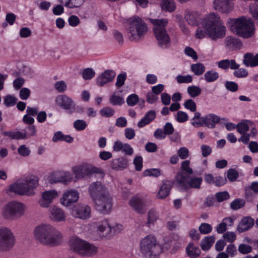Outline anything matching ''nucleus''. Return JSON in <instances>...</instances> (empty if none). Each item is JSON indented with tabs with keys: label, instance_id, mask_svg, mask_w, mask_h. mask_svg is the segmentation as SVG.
Listing matches in <instances>:
<instances>
[{
	"label": "nucleus",
	"instance_id": "dca6fc26",
	"mask_svg": "<svg viewBox=\"0 0 258 258\" xmlns=\"http://www.w3.org/2000/svg\"><path fill=\"white\" fill-rule=\"evenodd\" d=\"M130 207L136 213L144 214L146 213V208L143 199L139 196L133 197L128 202Z\"/></svg>",
	"mask_w": 258,
	"mask_h": 258
},
{
	"label": "nucleus",
	"instance_id": "3c124183",
	"mask_svg": "<svg viewBox=\"0 0 258 258\" xmlns=\"http://www.w3.org/2000/svg\"><path fill=\"white\" fill-rule=\"evenodd\" d=\"M248 75L247 71L244 68L236 69L233 72V75L238 78H246Z\"/></svg>",
	"mask_w": 258,
	"mask_h": 258
},
{
	"label": "nucleus",
	"instance_id": "473e14b6",
	"mask_svg": "<svg viewBox=\"0 0 258 258\" xmlns=\"http://www.w3.org/2000/svg\"><path fill=\"white\" fill-rule=\"evenodd\" d=\"M220 121V117L214 114H209L205 116V124L209 128L215 127V124Z\"/></svg>",
	"mask_w": 258,
	"mask_h": 258
},
{
	"label": "nucleus",
	"instance_id": "a878e982",
	"mask_svg": "<svg viewBox=\"0 0 258 258\" xmlns=\"http://www.w3.org/2000/svg\"><path fill=\"white\" fill-rule=\"evenodd\" d=\"M254 224V220L249 217L243 218L237 227V230L239 232H243L251 228Z\"/></svg>",
	"mask_w": 258,
	"mask_h": 258
},
{
	"label": "nucleus",
	"instance_id": "423d86ee",
	"mask_svg": "<svg viewBox=\"0 0 258 258\" xmlns=\"http://www.w3.org/2000/svg\"><path fill=\"white\" fill-rule=\"evenodd\" d=\"M150 21L154 25L153 31L158 45L162 48L169 47L171 39L165 29L168 20L166 19H150Z\"/></svg>",
	"mask_w": 258,
	"mask_h": 258
},
{
	"label": "nucleus",
	"instance_id": "412c9836",
	"mask_svg": "<svg viewBox=\"0 0 258 258\" xmlns=\"http://www.w3.org/2000/svg\"><path fill=\"white\" fill-rule=\"evenodd\" d=\"M97 252V247L92 244L84 240L83 245L79 254L85 256H93Z\"/></svg>",
	"mask_w": 258,
	"mask_h": 258
},
{
	"label": "nucleus",
	"instance_id": "338daca9",
	"mask_svg": "<svg viewBox=\"0 0 258 258\" xmlns=\"http://www.w3.org/2000/svg\"><path fill=\"white\" fill-rule=\"evenodd\" d=\"M54 88L59 92H63L67 89V84L63 81L56 82Z\"/></svg>",
	"mask_w": 258,
	"mask_h": 258
},
{
	"label": "nucleus",
	"instance_id": "c03bdc74",
	"mask_svg": "<svg viewBox=\"0 0 258 258\" xmlns=\"http://www.w3.org/2000/svg\"><path fill=\"white\" fill-rule=\"evenodd\" d=\"M190 161L189 160L183 161L181 163V171L180 172H184L188 176L192 173V170L189 167Z\"/></svg>",
	"mask_w": 258,
	"mask_h": 258
},
{
	"label": "nucleus",
	"instance_id": "49530a36",
	"mask_svg": "<svg viewBox=\"0 0 258 258\" xmlns=\"http://www.w3.org/2000/svg\"><path fill=\"white\" fill-rule=\"evenodd\" d=\"M144 100H139V98H127L126 103L129 106H134L137 103H139V105L141 108L144 106Z\"/></svg>",
	"mask_w": 258,
	"mask_h": 258
},
{
	"label": "nucleus",
	"instance_id": "6e6d98bb",
	"mask_svg": "<svg viewBox=\"0 0 258 258\" xmlns=\"http://www.w3.org/2000/svg\"><path fill=\"white\" fill-rule=\"evenodd\" d=\"M18 152L21 156L27 157L30 154L31 150L26 145H23L18 148Z\"/></svg>",
	"mask_w": 258,
	"mask_h": 258
},
{
	"label": "nucleus",
	"instance_id": "7c9ffc66",
	"mask_svg": "<svg viewBox=\"0 0 258 258\" xmlns=\"http://www.w3.org/2000/svg\"><path fill=\"white\" fill-rule=\"evenodd\" d=\"M185 21L191 26H196L199 24V17L197 13L186 11L184 16Z\"/></svg>",
	"mask_w": 258,
	"mask_h": 258
},
{
	"label": "nucleus",
	"instance_id": "1a4fd4ad",
	"mask_svg": "<svg viewBox=\"0 0 258 258\" xmlns=\"http://www.w3.org/2000/svg\"><path fill=\"white\" fill-rule=\"evenodd\" d=\"M140 249L142 254L147 257L158 255L162 251L161 245L152 235H147L141 239L140 242Z\"/></svg>",
	"mask_w": 258,
	"mask_h": 258
},
{
	"label": "nucleus",
	"instance_id": "37998d69",
	"mask_svg": "<svg viewBox=\"0 0 258 258\" xmlns=\"http://www.w3.org/2000/svg\"><path fill=\"white\" fill-rule=\"evenodd\" d=\"M191 70L195 75L200 76L205 71V67L202 63H197L191 66Z\"/></svg>",
	"mask_w": 258,
	"mask_h": 258
},
{
	"label": "nucleus",
	"instance_id": "2f4dec72",
	"mask_svg": "<svg viewBox=\"0 0 258 258\" xmlns=\"http://www.w3.org/2000/svg\"><path fill=\"white\" fill-rule=\"evenodd\" d=\"M159 218V214L157 211L154 208L151 209L148 212L146 225L148 227L154 225Z\"/></svg>",
	"mask_w": 258,
	"mask_h": 258
},
{
	"label": "nucleus",
	"instance_id": "393cba45",
	"mask_svg": "<svg viewBox=\"0 0 258 258\" xmlns=\"http://www.w3.org/2000/svg\"><path fill=\"white\" fill-rule=\"evenodd\" d=\"M84 242V240L78 237L74 236L70 239L69 244L71 249L74 252L79 254L83 245Z\"/></svg>",
	"mask_w": 258,
	"mask_h": 258
},
{
	"label": "nucleus",
	"instance_id": "c9c22d12",
	"mask_svg": "<svg viewBox=\"0 0 258 258\" xmlns=\"http://www.w3.org/2000/svg\"><path fill=\"white\" fill-rule=\"evenodd\" d=\"M187 254L191 258L199 256L201 253V250L199 247L195 246L192 243L188 244L186 248Z\"/></svg>",
	"mask_w": 258,
	"mask_h": 258
},
{
	"label": "nucleus",
	"instance_id": "aec40b11",
	"mask_svg": "<svg viewBox=\"0 0 258 258\" xmlns=\"http://www.w3.org/2000/svg\"><path fill=\"white\" fill-rule=\"evenodd\" d=\"M114 72V71L109 70L104 71L96 78L97 85L102 87L105 84L111 82L115 76Z\"/></svg>",
	"mask_w": 258,
	"mask_h": 258
},
{
	"label": "nucleus",
	"instance_id": "0e129e2a",
	"mask_svg": "<svg viewBox=\"0 0 258 258\" xmlns=\"http://www.w3.org/2000/svg\"><path fill=\"white\" fill-rule=\"evenodd\" d=\"M225 87L227 90L231 92H236L238 90V85L233 81H226Z\"/></svg>",
	"mask_w": 258,
	"mask_h": 258
},
{
	"label": "nucleus",
	"instance_id": "a211bd4d",
	"mask_svg": "<svg viewBox=\"0 0 258 258\" xmlns=\"http://www.w3.org/2000/svg\"><path fill=\"white\" fill-rule=\"evenodd\" d=\"M214 9L223 13H228L232 11L233 4L232 0H214Z\"/></svg>",
	"mask_w": 258,
	"mask_h": 258
},
{
	"label": "nucleus",
	"instance_id": "b1692460",
	"mask_svg": "<svg viewBox=\"0 0 258 258\" xmlns=\"http://www.w3.org/2000/svg\"><path fill=\"white\" fill-rule=\"evenodd\" d=\"M127 160L121 157L111 161V167L113 170L119 171L124 169L127 166Z\"/></svg>",
	"mask_w": 258,
	"mask_h": 258
},
{
	"label": "nucleus",
	"instance_id": "864d4df0",
	"mask_svg": "<svg viewBox=\"0 0 258 258\" xmlns=\"http://www.w3.org/2000/svg\"><path fill=\"white\" fill-rule=\"evenodd\" d=\"M177 156L181 159H186L189 155V151L186 147H181L177 151Z\"/></svg>",
	"mask_w": 258,
	"mask_h": 258
},
{
	"label": "nucleus",
	"instance_id": "0eeeda50",
	"mask_svg": "<svg viewBox=\"0 0 258 258\" xmlns=\"http://www.w3.org/2000/svg\"><path fill=\"white\" fill-rule=\"evenodd\" d=\"M127 24V36L131 41L139 40L148 31L147 25L139 17L130 18Z\"/></svg>",
	"mask_w": 258,
	"mask_h": 258
},
{
	"label": "nucleus",
	"instance_id": "f3484780",
	"mask_svg": "<svg viewBox=\"0 0 258 258\" xmlns=\"http://www.w3.org/2000/svg\"><path fill=\"white\" fill-rule=\"evenodd\" d=\"M79 198V192L74 189L67 190L60 199V202L66 207L70 206L72 204L77 202Z\"/></svg>",
	"mask_w": 258,
	"mask_h": 258
},
{
	"label": "nucleus",
	"instance_id": "39448f33",
	"mask_svg": "<svg viewBox=\"0 0 258 258\" xmlns=\"http://www.w3.org/2000/svg\"><path fill=\"white\" fill-rule=\"evenodd\" d=\"M38 184L37 177L31 175L25 177L11 185L10 191L20 195L32 196L34 194V189Z\"/></svg>",
	"mask_w": 258,
	"mask_h": 258
},
{
	"label": "nucleus",
	"instance_id": "de8ad7c7",
	"mask_svg": "<svg viewBox=\"0 0 258 258\" xmlns=\"http://www.w3.org/2000/svg\"><path fill=\"white\" fill-rule=\"evenodd\" d=\"M245 205V201L241 199H237L234 200L230 205L232 209L236 210L243 207Z\"/></svg>",
	"mask_w": 258,
	"mask_h": 258
},
{
	"label": "nucleus",
	"instance_id": "e433bc0d",
	"mask_svg": "<svg viewBox=\"0 0 258 258\" xmlns=\"http://www.w3.org/2000/svg\"><path fill=\"white\" fill-rule=\"evenodd\" d=\"M253 123L249 120H245L240 122L236 125L237 132L241 134H245L249 128L252 127Z\"/></svg>",
	"mask_w": 258,
	"mask_h": 258
},
{
	"label": "nucleus",
	"instance_id": "4c0bfd02",
	"mask_svg": "<svg viewBox=\"0 0 258 258\" xmlns=\"http://www.w3.org/2000/svg\"><path fill=\"white\" fill-rule=\"evenodd\" d=\"M161 7L166 11L172 12L175 10L176 5L174 0H162Z\"/></svg>",
	"mask_w": 258,
	"mask_h": 258
},
{
	"label": "nucleus",
	"instance_id": "c85d7f7f",
	"mask_svg": "<svg viewBox=\"0 0 258 258\" xmlns=\"http://www.w3.org/2000/svg\"><path fill=\"white\" fill-rule=\"evenodd\" d=\"M156 112L154 110H150L147 112L144 117L138 123L139 127H143L149 124L156 117Z\"/></svg>",
	"mask_w": 258,
	"mask_h": 258
},
{
	"label": "nucleus",
	"instance_id": "603ef678",
	"mask_svg": "<svg viewBox=\"0 0 258 258\" xmlns=\"http://www.w3.org/2000/svg\"><path fill=\"white\" fill-rule=\"evenodd\" d=\"M187 92L191 97H196L200 94L201 89L199 87L192 86L188 87Z\"/></svg>",
	"mask_w": 258,
	"mask_h": 258
},
{
	"label": "nucleus",
	"instance_id": "c756f323",
	"mask_svg": "<svg viewBox=\"0 0 258 258\" xmlns=\"http://www.w3.org/2000/svg\"><path fill=\"white\" fill-rule=\"evenodd\" d=\"M55 102L58 106L64 109H72L75 106L71 98H56Z\"/></svg>",
	"mask_w": 258,
	"mask_h": 258
},
{
	"label": "nucleus",
	"instance_id": "5fc2aeb1",
	"mask_svg": "<svg viewBox=\"0 0 258 258\" xmlns=\"http://www.w3.org/2000/svg\"><path fill=\"white\" fill-rule=\"evenodd\" d=\"M176 79L178 83H189L192 81V77L189 75L186 76L178 75Z\"/></svg>",
	"mask_w": 258,
	"mask_h": 258
},
{
	"label": "nucleus",
	"instance_id": "9b49d317",
	"mask_svg": "<svg viewBox=\"0 0 258 258\" xmlns=\"http://www.w3.org/2000/svg\"><path fill=\"white\" fill-rule=\"evenodd\" d=\"M16 243L15 236L9 227H0V251L8 252L11 250Z\"/></svg>",
	"mask_w": 258,
	"mask_h": 258
},
{
	"label": "nucleus",
	"instance_id": "cd10ccee",
	"mask_svg": "<svg viewBox=\"0 0 258 258\" xmlns=\"http://www.w3.org/2000/svg\"><path fill=\"white\" fill-rule=\"evenodd\" d=\"M225 44L232 50L240 49L242 46V42L239 39L231 36L226 37Z\"/></svg>",
	"mask_w": 258,
	"mask_h": 258
},
{
	"label": "nucleus",
	"instance_id": "4d7b16f0",
	"mask_svg": "<svg viewBox=\"0 0 258 258\" xmlns=\"http://www.w3.org/2000/svg\"><path fill=\"white\" fill-rule=\"evenodd\" d=\"M230 196L227 191H222L217 192L215 195V198L218 202H222L227 200L229 198Z\"/></svg>",
	"mask_w": 258,
	"mask_h": 258
},
{
	"label": "nucleus",
	"instance_id": "5701e85b",
	"mask_svg": "<svg viewBox=\"0 0 258 258\" xmlns=\"http://www.w3.org/2000/svg\"><path fill=\"white\" fill-rule=\"evenodd\" d=\"M243 63L246 67H254L258 66V53L254 55L252 53L247 52L243 56Z\"/></svg>",
	"mask_w": 258,
	"mask_h": 258
},
{
	"label": "nucleus",
	"instance_id": "69168bd1",
	"mask_svg": "<svg viewBox=\"0 0 258 258\" xmlns=\"http://www.w3.org/2000/svg\"><path fill=\"white\" fill-rule=\"evenodd\" d=\"M143 174L145 176H152L157 177L160 175V172L158 169L153 168L146 170L144 171Z\"/></svg>",
	"mask_w": 258,
	"mask_h": 258
},
{
	"label": "nucleus",
	"instance_id": "f257e3e1",
	"mask_svg": "<svg viewBox=\"0 0 258 258\" xmlns=\"http://www.w3.org/2000/svg\"><path fill=\"white\" fill-rule=\"evenodd\" d=\"M33 234L35 239L44 245L56 246L60 245L63 241L62 232L48 223H41L36 225Z\"/></svg>",
	"mask_w": 258,
	"mask_h": 258
},
{
	"label": "nucleus",
	"instance_id": "7ed1b4c3",
	"mask_svg": "<svg viewBox=\"0 0 258 258\" xmlns=\"http://www.w3.org/2000/svg\"><path fill=\"white\" fill-rule=\"evenodd\" d=\"M203 25L207 31V35L213 40L223 38L225 36L226 27L217 14L210 13L207 15Z\"/></svg>",
	"mask_w": 258,
	"mask_h": 258
},
{
	"label": "nucleus",
	"instance_id": "9d476101",
	"mask_svg": "<svg viewBox=\"0 0 258 258\" xmlns=\"http://www.w3.org/2000/svg\"><path fill=\"white\" fill-rule=\"evenodd\" d=\"M203 181L202 178L194 177L190 179L184 172H178L175 179V183L182 190L190 188H199Z\"/></svg>",
	"mask_w": 258,
	"mask_h": 258
},
{
	"label": "nucleus",
	"instance_id": "13d9d810",
	"mask_svg": "<svg viewBox=\"0 0 258 258\" xmlns=\"http://www.w3.org/2000/svg\"><path fill=\"white\" fill-rule=\"evenodd\" d=\"M87 124L84 120L78 119L74 123V127L77 131H83L87 126Z\"/></svg>",
	"mask_w": 258,
	"mask_h": 258
},
{
	"label": "nucleus",
	"instance_id": "6ab92c4d",
	"mask_svg": "<svg viewBox=\"0 0 258 258\" xmlns=\"http://www.w3.org/2000/svg\"><path fill=\"white\" fill-rule=\"evenodd\" d=\"M49 217L50 219L55 222L64 221L66 216L64 211L60 208L56 206H52L49 210Z\"/></svg>",
	"mask_w": 258,
	"mask_h": 258
},
{
	"label": "nucleus",
	"instance_id": "6e6552de",
	"mask_svg": "<svg viewBox=\"0 0 258 258\" xmlns=\"http://www.w3.org/2000/svg\"><path fill=\"white\" fill-rule=\"evenodd\" d=\"M27 208L25 204L12 201L5 204L2 210V216L7 220H14L23 216Z\"/></svg>",
	"mask_w": 258,
	"mask_h": 258
},
{
	"label": "nucleus",
	"instance_id": "a19ab883",
	"mask_svg": "<svg viewBox=\"0 0 258 258\" xmlns=\"http://www.w3.org/2000/svg\"><path fill=\"white\" fill-rule=\"evenodd\" d=\"M191 123L196 127L202 126L205 124V116L201 117V114L200 112H196Z\"/></svg>",
	"mask_w": 258,
	"mask_h": 258
},
{
	"label": "nucleus",
	"instance_id": "680f3d73",
	"mask_svg": "<svg viewBox=\"0 0 258 258\" xmlns=\"http://www.w3.org/2000/svg\"><path fill=\"white\" fill-rule=\"evenodd\" d=\"M238 250L242 254H247L252 251V247L249 245L242 243L239 245Z\"/></svg>",
	"mask_w": 258,
	"mask_h": 258
},
{
	"label": "nucleus",
	"instance_id": "774afa93",
	"mask_svg": "<svg viewBox=\"0 0 258 258\" xmlns=\"http://www.w3.org/2000/svg\"><path fill=\"white\" fill-rule=\"evenodd\" d=\"M175 117L176 120L178 122H184L188 119L187 114L185 112L181 111L177 112Z\"/></svg>",
	"mask_w": 258,
	"mask_h": 258
},
{
	"label": "nucleus",
	"instance_id": "ea45409f",
	"mask_svg": "<svg viewBox=\"0 0 258 258\" xmlns=\"http://www.w3.org/2000/svg\"><path fill=\"white\" fill-rule=\"evenodd\" d=\"M205 80L208 83L213 82L216 81L219 77L218 72L210 70L206 72L204 75Z\"/></svg>",
	"mask_w": 258,
	"mask_h": 258
},
{
	"label": "nucleus",
	"instance_id": "052dcab7",
	"mask_svg": "<svg viewBox=\"0 0 258 258\" xmlns=\"http://www.w3.org/2000/svg\"><path fill=\"white\" fill-rule=\"evenodd\" d=\"M223 237L226 241L232 242L236 239V235L233 232L227 231L223 234Z\"/></svg>",
	"mask_w": 258,
	"mask_h": 258
},
{
	"label": "nucleus",
	"instance_id": "09e8293b",
	"mask_svg": "<svg viewBox=\"0 0 258 258\" xmlns=\"http://www.w3.org/2000/svg\"><path fill=\"white\" fill-rule=\"evenodd\" d=\"M199 229L201 233L207 234L212 231V227L208 223H203L200 225Z\"/></svg>",
	"mask_w": 258,
	"mask_h": 258
},
{
	"label": "nucleus",
	"instance_id": "f03ea898",
	"mask_svg": "<svg viewBox=\"0 0 258 258\" xmlns=\"http://www.w3.org/2000/svg\"><path fill=\"white\" fill-rule=\"evenodd\" d=\"M89 192L98 211L104 214L110 213L112 206V198L104 184L99 181L92 182L89 185Z\"/></svg>",
	"mask_w": 258,
	"mask_h": 258
},
{
	"label": "nucleus",
	"instance_id": "79ce46f5",
	"mask_svg": "<svg viewBox=\"0 0 258 258\" xmlns=\"http://www.w3.org/2000/svg\"><path fill=\"white\" fill-rule=\"evenodd\" d=\"M4 134L12 139L19 140L26 138V133L20 132H5Z\"/></svg>",
	"mask_w": 258,
	"mask_h": 258
},
{
	"label": "nucleus",
	"instance_id": "2eb2a0df",
	"mask_svg": "<svg viewBox=\"0 0 258 258\" xmlns=\"http://www.w3.org/2000/svg\"><path fill=\"white\" fill-rule=\"evenodd\" d=\"M58 196L56 190H49L41 193V198L38 201V204L41 207L48 208L53 200Z\"/></svg>",
	"mask_w": 258,
	"mask_h": 258
},
{
	"label": "nucleus",
	"instance_id": "bb28decb",
	"mask_svg": "<svg viewBox=\"0 0 258 258\" xmlns=\"http://www.w3.org/2000/svg\"><path fill=\"white\" fill-rule=\"evenodd\" d=\"M97 231L100 233L105 232V236L111 235V223L108 219H104L98 223Z\"/></svg>",
	"mask_w": 258,
	"mask_h": 258
},
{
	"label": "nucleus",
	"instance_id": "58836bf2",
	"mask_svg": "<svg viewBox=\"0 0 258 258\" xmlns=\"http://www.w3.org/2000/svg\"><path fill=\"white\" fill-rule=\"evenodd\" d=\"M215 240L214 236L206 237L201 243V248L203 250H208L213 245Z\"/></svg>",
	"mask_w": 258,
	"mask_h": 258
},
{
	"label": "nucleus",
	"instance_id": "72a5a7b5",
	"mask_svg": "<svg viewBox=\"0 0 258 258\" xmlns=\"http://www.w3.org/2000/svg\"><path fill=\"white\" fill-rule=\"evenodd\" d=\"M170 189L171 185L169 182L163 183L157 195V198L159 199H165L169 195Z\"/></svg>",
	"mask_w": 258,
	"mask_h": 258
},
{
	"label": "nucleus",
	"instance_id": "e2e57ef3",
	"mask_svg": "<svg viewBox=\"0 0 258 258\" xmlns=\"http://www.w3.org/2000/svg\"><path fill=\"white\" fill-rule=\"evenodd\" d=\"M100 114L105 117H109L114 114V110L109 107H104L100 110Z\"/></svg>",
	"mask_w": 258,
	"mask_h": 258
},
{
	"label": "nucleus",
	"instance_id": "ddd939ff",
	"mask_svg": "<svg viewBox=\"0 0 258 258\" xmlns=\"http://www.w3.org/2000/svg\"><path fill=\"white\" fill-rule=\"evenodd\" d=\"M91 208L85 204H78L72 209L71 215L76 218L86 220L91 217Z\"/></svg>",
	"mask_w": 258,
	"mask_h": 258
},
{
	"label": "nucleus",
	"instance_id": "f704fd0d",
	"mask_svg": "<svg viewBox=\"0 0 258 258\" xmlns=\"http://www.w3.org/2000/svg\"><path fill=\"white\" fill-rule=\"evenodd\" d=\"M74 140L70 135H65L62 134V132L59 131L55 133L52 138V141L54 142H57L58 141H65L67 143H72Z\"/></svg>",
	"mask_w": 258,
	"mask_h": 258
},
{
	"label": "nucleus",
	"instance_id": "f8f14e48",
	"mask_svg": "<svg viewBox=\"0 0 258 258\" xmlns=\"http://www.w3.org/2000/svg\"><path fill=\"white\" fill-rule=\"evenodd\" d=\"M73 171L76 178H83L87 176H90L93 173L99 174L101 178L104 177L105 175L103 169L86 163L74 167Z\"/></svg>",
	"mask_w": 258,
	"mask_h": 258
},
{
	"label": "nucleus",
	"instance_id": "4be33fe9",
	"mask_svg": "<svg viewBox=\"0 0 258 258\" xmlns=\"http://www.w3.org/2000/svg\"><path fill=\"white\" fill-rule=\"evenodd\" d=\"M219 68L223 70H236L239 68V64L237 63L235 59H222L216 62Z\"/></svg>",
	"mask_w": 258,
	"mask_h": 258
},
{
	"label": "nucleus",
	"instance_id": "4468645a",
	"mask_svg": "<svg viewBox=\"0 0 258 258\" xmlns=\"http://www.w3.org/2000/svg\"><path fill=\"white\" fill-rule=\"evenodd\" d=\"M72 178L70 172L63 170H57L53 171L48 176V181L50 183L61 182L67 183L70 182Z\"/></svg>",
	"mask_w": 258,
	"mask_h": 258
},
{
	"label": "nucleus",
	"instance_id": "20e7f679",
	"mask_svg": "<svg viewBox=\"0 0 258 258\" xmlns=\"http://www.w3.org/2000/svg\"><path fill=\"white\" fill-rule=\"evenodd\" d=\"M228 22L230 30L242 38H248L254 34V23L250 18L241 17L237 19H229Z\"/></svg>",
	"mask_w": 258,
	"mask_h": 258
},
{
	"label": "nucleus",
	"instance_id": "a18cd8bd",
	"mask_svg": "<svg viewBox=\"0 0 258 258\" xmlns=\"http://www.w3.org/2000/svg\"><path fill=\"white\" fill-rule=\"evenodd\" d=\"M84 2V0H68L64 5L66 7L71 9L78 8L81 6Z\"/></svg>",
	"mask_w": 258,
	"mask_h": 258
},
{
	"label": "nucleus",
	"instance_id": "bf43d9fd",
	"mask_svg": "<svg viewBox=\"0 0 258 258\" xmlns=\"http://www.w3.org/2000/svg\"><path fill=\"white\" fill-rule=\"evenodd\" d=\"M135 169L137 171H141L143 168V158L140 156H136L133 161Z\"/></svg>",
	"mask_w": 258,
	"mask_h": 258
},
{
	"label": "nucleus",
	"instance_id": "8fccbe9b",
	"mask_svg": "<svg viewBox=\"0 0 258 258\" xmlns=\"http://www.w3.org/2000/svg\"><path fill=\"white\" fill-rule=\"evenodd\" d=\"M95 75V71L91 68H87L82 72V77L85 80H90Z\"/></svg>",
	"mask_w": 258,
	"mask_h": 258
}]
</instances>
